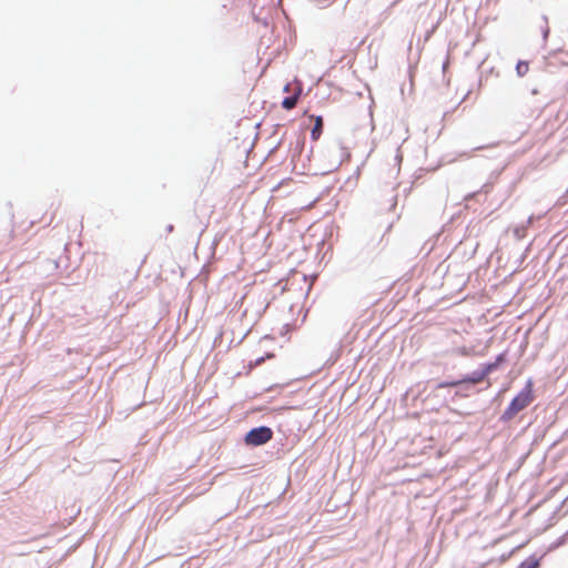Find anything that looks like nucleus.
Masks as SVG:
<instances>
[{"instance_id": "obj_1", "label": "nucleus", "mask_w": 568, "mask_h": 568, "mask_svg": "<svg viewBox=\"0 0 568 568\" xmlns=\"http://www.w3.org/2000/svg\"><path fill=\"white\" fill-rule=\"evenodd\" d=\"M532 383L528 381L526 386L513 398L508 407L504 410L500 419L508 422L515 417L516 414L525 409L532 402Z\"/></svg>"}, {"instance_id": "obj_2", "label": "nucleus", "mask_w": 568, "mask_h": 568, "mask_svg": "<svg viewBox=\"0 0 568 568\" xmlns=\"http://www.w3.org/2000/svg\"><path fill=\"white\" fill-rule=\"evenodd\" d=\"M504 359V355H499L495 362L483 364L478 369L467 374L462 383L478 384L485 379L491 372L497 369L499 363Z\"/></svg>"}, {"instance_id": "obj_3", "label": "nucleus", "mask_w": 568, "mask_h": 568, "mask_svg": "<svg viewBox=\"0 0 568 568\" xmlns=\"http://www.w3.org/2000/svg\"><path fill=\"white\" fill-rule=\"evenodd\" d=\"M273 437V430L267 426H258L248 430L245 435V444L248 446H261Z\"/></svg>"}, {"instance_id": "obj_4", "label": "nucleus", "mask_w": 568, "mask_h": 568, "mask_svg": "<svg viewBox=\"0 0 568 568\" xmlns=\"http://www.w3.org/2000/svg\"><path fill=\"white\" fill-rule=\"evenodd\" d=\"M300 92H301V89L298 90V92L290 95V97H286L283 99L282 101V106L285 109V110H292L297 101H298V97H300Z\"/></svg>"}, {"instance_id": "obj_5", "label": "nucleus", "mask_w": 568, "mask_h": 568, "mask_svg": "<svg viewBox=\"0 0 568 568\" xmlns=\"http://www.w3.org/2000/svg\"><path fill=\"white\" fill-rule=\"evenodd\" d=\"M323 131V120L321 116L316 118L315 124L312 129L311 135L313 140H317Z\"/></svg>"}, {"instance_id": "obj_6", "label": "nucleus", "mask_w": 568, "mask_h": 568, "mask_svg": "<svg viewBox=\"0 0 568 568\" xmlns=\"http://www.w3.org/2000/svg\"><path fill=\"white\" fill-rule=\"evenodd\" d=\"M529 70L528 63L525 61H519L516 65V71L519 77H524Z\"/></svg>"}, {"instance_id": "obj_7", "label": "nucleus", "mask_w": 568, "mask_h": 568, "mask_svg": "<svg viewBox=\"0 0 568 568\" xmlns=\"http://www.w3.org/2000/svg\"><path fill=\"white\" fill-rule=\"evenodd\" d=\"M539 565H540L539 559L531 557L528 560H525L524 562H521L520 567L521 568H538Z\"/></svg>"}, {"instance_id": "obj_8", "label": "nucleus", "mask_w": 568, "mask_h": 568, "mask_svg": "<svg viewBox=\"0 0 568 568\" xmlns=\"http://www.w3.org/2000/svg\"><path fill=\"white\" fill-rule=\"evenodd\" d=\"M459 384H463L462 383V379L460 381H454V382H444V383H439L438 384V388H443V387H454V386H457Z\"/></svg>"}, {"instance_id": "obj_9", "label": "nucleus", "mask_w": 568, "mask_h": 568, "mask_svg": "<svg viewBox=\"0 0 568 568\" xmlns=\"http://www.w3.org/2000/svg\"><path fill=\"white\" fill-rule=\"evenodd\" d=\"M544 20H545L546 26L542 29V39L546 41L548 36H549V28L547 26V18L546 17H544Z\"/></svg>"}, {"instance_id": "obj_10", "label": "nucleus", "mask_w": 568, "mask_h": 568, "mask_svg": "<svg viewBox=\"0 0 568 568\" xmlns=\"http://www.w3.org/2000/svg\"><path fill=\"white\" fill-rule=\"evenodd\" d=\"M457 353H458L459 355H463V356H468V355H469V351H468V348H466V347H459V348H457Z\"/></svg>"}, {"instance_id": "obj_11", "label": "nucleus", "mask_w": 568, "mask_h": 568, "mask_svg": "<svg viewBox=\"0 0 568 568\" xmlns=\"http://www.w3.org/2000/svg\"><path fill=\"white\" fill-rule=\"evenodd\" d=\"M478 193L479 192L469 193L468 195L465 196V200L469 201L470 199H474Z\"/></svg>"}, {"instance_id": "obj_12", "label": "nucleus", "mask_w": 568, "mask_h": 568, "mask_svg": "<svg viewBox=\"0 0 568 568\" xmlns=\"http://www.w3.org/2000/svg\"><path fill=\"white\" fill-rule=\"evenodd\" d=\"M481 190L485 191L486 193H488L489 192L488 184H484Z\"/></svg>"}, {"instance_id": "obj_13", "label": "nucleus", "mask_w": 568, "mask_h": 568, "mask_svg": "<svg viewBox=\"0 0 568 568\" xmlns=\"http://www.w3.org/2000/svg\"><path fill=\"white\" fill-rule=\"evenodd\" d=\"M166 230H168V232H172L173 231V225L172 224L168 225Z\"/></svg>"}, {"instance_id": "obj_14", "label": "nucleus", "mask_w": 568, "mask_h": 568, "mask_svg": "<svg viewBox=\"0 0 568 568\" xmlns=\"http://www.w3.org/2000/svg\"><path fill=\"white\" fill-rule=\"evenodd\" d=\"M284 91H285V92H290V84H286V85L284 87Z\"/></svg>"}, {"instance_id": "obj_15", "label": "nucleus", "mask_w": 568, "mask_h": 568, "mask_svg": "<svg viewBox=\"0 0 568 568\" xmlns=\"http://www.w3.org/2000/svg\"><path fill=\"white\" fill-rule=\"evenodd\" d=\"M263 362V358L256 359V364H261Z\"/></svg>"}, {"instance_id": "obj_16", "label": "nucleus", "mask_w": 568, "mask_h": 568, "mask_svg": "<svg viewBox=\"0 0 568 568\" xmlns=\"http://www.w3.org/2000/svg\"><path fill=\"white\" fill-rule=\"evenodd\" d=\"M447 68V62L443 64V69L445 70Z\"/></svg>"}]
</instances>
